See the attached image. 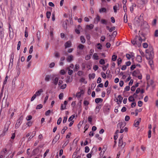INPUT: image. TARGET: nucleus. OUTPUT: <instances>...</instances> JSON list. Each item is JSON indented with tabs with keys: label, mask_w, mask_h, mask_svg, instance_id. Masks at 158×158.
I'll use <instances>...</instances> for the list:
<instances>
[{
	"label": "nucleus",
	"mask_w": 158,
	"mask_h": 158,
	"mask_svg": "<svg viewBox=\"0 0 158 158\" xmlns=\"http://www.w3.org/2000/svg\"><path fill=\"white\" fill-rule=\"evenodd\" d=\"M142 41V39L140 37L136 35L134 39L131 40V43L135 46L139 47L141 45Z\"/></svg>",
	"instance_id": "1"
},
{
	"label": "nucleus",
	"mask_w": 158,
	"mask_h": 158,
	"mask_svg": "<svg viewBox=\"0 0 158 158\" xmlns=\"http://www.w3.org/2000/svg\"><path fill=\"white\" fill-rule=\"evenodd\" d=\"M143 21V19L142 18L135 17L134 19V24L136 27H140Z\"/></svg>",
	"instance_id": "2"
},
{
	"label": "nucleus",
	"mask_w": 158,
	"mask_h": 158,
	"mask_svg": "<svg viewBox=\"0 0 158 158\" xmlns=\"http://www.w3.org/2000/svg\"><path fill=\"white\" fill-rule=\"evenodd\" d=\"M145 52L146 57L147 60L152 59L153 58L154 53L152 50L149 51L148 49H146Z\"/></svg>",
	"instance_id": "3"
},
{
	"label": "nucleus",
	"mask_w": 158,
	"mask_h": 158,
	"mask_svg": "<svg viewBox=\"0 0 158 158\" xmlns=\"http://www.w3.org/2000/svg\"><path fill=\"white\" fill-rule=\"evenodd\" d=\"M8 130V126L5 125L4 128L3 130L0 131V138L4 136L6 134V132Z\"/></svg>",
	"instance_id": "4"
},
{
	"label": "nucleus",
	"mask_w": 158,
	"mask_h": 158,
	"mask_svg": "<svg viewBox=\"0 0 158 158\" xmlns=\"http://www.w3.org/2000/svg\"><path fill=\"white\" fill-rule=\"evenodd\" d=\"M23 119V117L21 116L17 120L15 125V128L16 129H17L19 127L22 123Z\"/></svg>",
	"instance_id": "5"
},
{
	"label": "nucleus",
	"mask_w": 158,
	"mask_h": 158,
	"mask_svg": "<svg viewBox=\"0 0 158 158\" xmlns=\"http://www.w3.org/2000/svg\"><path fill=\"white\" fill-rule=\"evenodd\" d=\"M110 106L108 104H106L104 106L103 110L104 112L107 114L109 112Z\"/></svg>",
	"instance_id": "6"
},
{
	"label": "nucleus",
	"mask_w": 158,
	"mask_h": 158,
	"mask_svg": "<svg viewBox=\"0 0 158 158\" xmlns=\"http://www.w3.org/2000/svg\"><path fill=\"white\" fill-rule=\"evenodd\" d=\"M123 137H122L121 136V138L119 139L118 142V146L121 148H124L126 145L125 142L123 143L122 139Z\"/></svg>",
	"instance_id": "7"
},
{
	"label": "nucleus",
	"mask_w": 158,
	"mask_h": 158,
	"mask_svg": "<svg viewBox=\"0 0 158 158\" xmlns=\"http://www.w3.org/2000/svg\"><path fill=\"white\" fill-rule=\"evenodd\" d=\"M140 27L142 28H148L149 27V26L148 23L145 21H144L143 20V21L142 23L141 24Z\"/></svg>",
	"instance_id": "8"
},
{
	"label": "nucleus",
	"mask_w": 158,
	"mask_h": 158,
	"mask_svg": "<svg viewBox=\"0 0 158 158\" xmlns=\"http://www.w3.org/2000/svg\"><path fill=\"white\" fill-rule=\"evenodd\" d=\"M60 138V135L59 134H57L55 137V138L53 139L52 141V143H55L57 141L59 140Z\"/></svg>",
	"instance_id": "9"
},
{
	"label": "nucleus",
	"mask_w": 158,
	"mask_h": 158,
	"mask_svg": "<svg viewBox=\"0 0 158 158\" xmlns=\"http://www.w3.org/2000/svg\"><path fill=\"white\" fill-rule=\"evenodd\" d=\"M14 57V54L13 52H12L10 55V62L9 64V65H10V64H11V65H13Z\"/></svg>",
	"instance_id": "10"
},
{
	"label": "nucleus",
	"mask_w": 158,
	"mask_h": 158,
	"mask_svg": "<svg viewBox=\"0 0 158 158\" xmlns=\"http://www.w3.org/2000/svg\"><path fill=\"white\" fill-rule=\"evenodd\" d=\"M141 118H139L138 121H137L135 120L134 122V125L135 127H137L139 125V123L141 122Z\"/></svg>",
	"instance_id": "11"
},
{
	"label": "nucleus",
	"mask_w": 158,
	"mask_h": 158,
	"mask_svg": "<svg viewBox=\"0 0 158 158\" xmlns=\"http://www.w3.org/2000/svg\"><path fill=\"white\" fill-rule=\"evenodd\" d=\"M92 58L94 60H98L99 59V56L97 53H95L93 55Z\"/></svg>",
	"instance_id": "12"
},
{
	"label": "nucleus",
	"mask_w": 158,
	"mask_h": 158,
	"mask_svg": "<svg viewBox=\"0 0 158 158\" xmlns=\"http://www.w3.org/2000/svg\"><path fill=\"white\" fill-rule=\"evenodd\" d=\"M72 44L70 41H69L66 42L64 44L65 48H66L68 47H70L71 46Z\"/></svg>",
	"instance_id": "13"
},
{
	"label": "nucleus",
	"mask_w": 158,
	"mask_h": 158,
	"mask_svg": "<svg viewBox=\"0 0 158 158\" xmlns=\"http://www.w3.org/2000/svg\"><path fill=\"white\" fill-rule=\"evenodd\" d=\"M100 20V17L98 15H97L96 17L94 19V23L97 24Z\"/></svg>",
	"instance_id": "14"
},
{
	"label": "nucleus",
	"mask_w": 158,
	"mask_h": 158,
	"mask_svg": "<svg viewBox=\"0 0 158 158\" xmlns=\"http://www.w3.org/2000/svg\"><path fill=\"white\" fill-rule=\"evenodd\" d=\"M40 152V148H36L33 150L32 152L34 154H37Z\"/></svg>",
	"instance_id": "15"
},
{
	"label": "nucleus",
	"mask_w": 158,
	"mask_h": 158,
	"mask_svg": "<svg viewBox=\"0 0 158 158\" xmlns=\"http://www.w3.org/2000/svg\"><path fill=\"white\" fill-rule=\"evenodd\" d=\"M43 92V90L42 89H40L37 91L35 94L37 96H40L41 93Z\"/></svg>",
	"instance_id": "16"
},
{
	"label": "nucleus",
	"mask_w": 158,
	"mask_h": 158,
	"mask_svg": "<svg viewBox=\"0 0 158 158\" xmlns=\"http://www.w3.org/2000/svg\"><path fill=\"white\" fill-rule=\"evenodd\" d=\"M59 78L58 77H56L53 80V83L55 85H56L57 84Z\"/></svg>",
	"instance_id": "17"
},
{
	"label": "nucleus",
	"mask_w": 158,
	"mask_h": 158,
	"mask_svg": "<svg viewBox=\"0 0 158 158\" xmlns=\"http://www.w3.org/2000/svg\"><path fill=\"white\" fill-rule=\"evenodd\" d=\"M73 56L72 55H71L68 56L67 59V60L68 62H70L73 60Z\"/></svg>",
	"instance_id": "18"
},
{
	"label": "nucleus",
	"mask_w": 158,
	"mask_h": 158,
	"mask_svg": "<svg viewBox=\"0 0 158 158\" xmlns=\"http://www.w3.org/2000/svg\"><path fill=\"white\" fill-rule=\"evenodd\" d=\"M139 71L138 70L134 71L132 73L133 76L137 77V76L139 74Z\"/></svg>",
	"instance_id": "19"
},
{
	"label": "nucleus",
	"mask_w": 158,
	"mask_h": 158,
	"mask_svg": "<svg viewBox=\"0 0 158 158\" xmlns=\"http://www.w3.org/2000/svg\"><path fill=\"white\" fill-rule=\"evenodd\" d=\"M136 59V60L139 62H141L142 61V58L140 56H137Z\"/></svg>",
	"instance_id": "20"
},
{
	"label": "nucleus",
	"mask_w": 158,
	"mask_h": 158,
	"mask_svg": "<svg viewBox=\"0 0 158 158\" xmlns=\"http://www.w3.org/2000/svg\"><path fill=\"white\" fill-rule=\"evenodd\" d=\"M101 107V105H99L97 106L95 108V112L97 114L98 113Z\"/></svg>",
	"instance_id": "21"
},
{
	"label": "nucleus",
	"mask_w": 158,
	"mask_h": 158,
	"mask_svg": "<svg viewBox=\"0 0 158 158\" xmlns=\"http://www.w3.org/2000/svg\"><path fill=\"white\" fill-rule=\"evenodd\" d=\"M136 5L135 3H132V5L130 7V11L132 13L134 10V8L136 6Z\"/></svg>",
	"instance_id": "22"
},
{
	"label": "nucleus",
	"mask_w": 158,
	"mask_h": 158,
	"mask_svg": "<svg viewBox=\"0 0 158 158\" xmlns=\"http://www.w3.org/2000/svg\"><path fill=\"white\" fill-rule=\"evenodd\" d=\"M94 27V25L93 24H91L89 25H87L86 26V29H91L93 28Z\"/></svg>",
	"instance_id": "23"
},
{
	"label": "nucleus",
	"mask_w": 158,
	"mask_h": 158,
	"mask_svg": "<svg viewBox=\"0 0 158 158\" xmlns=\"http://www.w3.org/2000/svg\"><path fill=\"white\" fill-rule=\"evenodd\" d=\"M85 47V46L81 44H79L77 47V48L80 50H82Z\"/></svg>",
	"instance_id": "24"
},
{
	"label": "nucleus",
	"mask_w": 158,
	"mask_h": 158,
	"mask_svg": "<svg viewBox=\"0 0 158 158\" xmlns=\"http://www.w3.org/2000/svg\"><path fill=\"white\" fill-rule=\"evenodd\" d=\"M106 9L105 8H102L99 9V12L100 13L106 12Z\"/></svg>",
	"instance_id": "25"
},
{
	"label": "nucleus",
	"mask_w": 158,
	"mask_h": 158,
	"mask_svg": "<svg viewBox=\"0 0 158 158\" xmlns=\"http://www.w3.org/2000/svg\"><path fill=\"white\" fill-rule=\"evenodd\" d=\"M95 101L96 103H98L100 102H102V99L101 98H97L95 99Z\"/></svg>",
	"instance_id": "26"
},
{
	"label": "nucleus",
	"mask_w": 158,
	"mask_h": 158,
	"mask_svg": "<svg viewBox=\"0 0 158 158\" xmlns=\"http://www.w3.org/2000/svg\"><path fill=\"white\" fill-rule=\"evenodd\" d=\"M140 4L143 5L144 4L148 2V0H139Z\"/></svg>",
	"instance_id": "27"
},
{
	"label": "nucleus",
	"mask_w": 158,
	"mask_h": 158,
	"mask_svg": "<svg viewBox=\"0 0 158 158\" xmlns=\"http://www.w3.org/2000/svg\"><path fill=\"white\" fill-rule=\"evenodd\" d=\"M125 123L124 122L123 123H119L117 125L118 127H120V128H121L123 126V127L125 126Z\"/></svg>",
	"instance_id": "28"
},
{
	"label": "nucleus",
	"mask_w": 158,
	"mask_h": 158,
	"mask_svg": "<svg viewBox=\"0 0 158 158\" xmlns=\"http://www.w3.org/2000/svg\"><path fill=\"white\" fill-rule=\"evenodd\" d=\"M117 58V56L116 55H114L112 56L111 60L112 61H115Z\"/></svg>",
	"instance_id": "29"
},
{
	"label": "nucleus",
	"mask_w": 158,
	"mask_h": 158,
	"mask_svg": "<svg viewBox=\"0 0 158 158\" xmlns=\"http://www.w3.org/2000/svg\"><path fill=\"white\" fill-rule=\"evenodd\" d=\"M80 40H81V42L82 43L84 44L85 42V40L84 37L83 36H81L80 37Z\"/></svg>",
	"instance_id": "30"
},
{
	"label": "nucleus",
	"mask_w": 158,
	"mask_h": 158,
	"mask_svg": "<svg viewBox=\"0 0 158 158\" xmlns=\"http://www.w3.org/2000/svg\"><path fill=\"white\" fill-rule=\"evenodd\" d=\"M119 5L118 4V6H117L116 5L114 6H113V9L114 10V13H116L117 11V10L118 9V8Z\"/></svg>",
	"instance_id": "31"
},
{
	"label": "nucleus",
	"mask_w": 158,
	"mask_h": 158,
	"mask_svg": "<svg viewBox=\"0 0 158 158\" xmlns=\"http://www.w3.org/2000/svg\"><path fill=\"white\" fill-rule=\"evenodd\" d=\"M142 110L141 109H136L135 110V116H137L138 114V113L139 112H140Z\"/></svg>",
	"instance_id": "32"
},
{
	"label": "nucleus",
	"mask_w": 158,
	"mask_h": 158,
	"mask_svg": "<svg viewBox=\"0 0 158 158\" xmlns=\"http://www.w3.org/2000/svg\"><path fill=\"white\" fill-rule=\"evenodd\" d=\"M128 100L129 102H133L135 101V99L132 96H130L128 98Z\"/></svg>",
	"instance_id": "33"
},
{
	"label": "nucleus",
	"mask_w": 158,
	"mask_h": 158,
	"mask_svg": "<svg viewBox=\"0 0 158 158\" xmlns=\"http://www.w3.org/2000/svg\"><path fill=\"white\" fill-rule=\"evenodd\" d=\"M51 15V13L50 12V11L47 12L46 16H47V18L48 19H49L50 18Z\"/></svg>",
	"instance_id": "34"
},
{
	"label": "nucleus",
	"mask_w": 158,
	"mask_h": 158,
	"mask_svg": "<svg viewBox=\"0 0 158 158\" xmlns=\"http://www.w3.org/2000/svg\"><path fill=\"white\" fill-rule=\"evenodd\" d=\"M68 128L67 127H64L61 131V133L62 134H64L65 131Z\"/></svg>",
	"instance_id": "35"
},
{
	"label": "nucleus",
	"mask_w": 158,
	"mask_h": 158,
	"mask_svg": "<svg viewBox=\"0 0 158 158\" xmlns=\"http://www.w3.org/2000/svg\"><path fill=\"white\" fill-rule=\"evenodd\" d=\"M75 117V115H71L69 118L68 119V121L70 122L71 121H72V120Z\"/></svg>",
	"instance_id": "36"
},
{
	"label": "nucleus",
	"mask_w": 158,
	"mask_h": 158,
	"mask_svg": "<svg viewBox=\"0 0 158 158\" xmlns=\"http://www.w3.org/2000/svg\"><path fill=\"white\" fill-rule=\"evenodd\" d=\"M95 75L94 73H93L92 74H89V78H94L95 77Z\"/></svg>",
	"instance_id": "37"
},
{
	"label": "nucleus",
	"mask_w": 158,
	"mask_h": 158,
	"mask_svg": "<svg viewBox=\"0 0 158 158\" xmlns=\"http://www.w3.org/2000/svg\"><path fill=\"white\" fill-rule=\"evenodd\" d=\"M99 63L102 65L104 64H105V61L103 59H101L99 60Z\"/></svg>",
	"instance_id": "38"
},
{
	"label": "nucleus",
	"mask_w": 158,
	"mask_h": 158,
	"mask_svg": "<svg viewBox=\"0 0 158 158\" xmlns=\"http://www.w3.org/2000/svg\"><path fill=\"white\" fill-rule=\"evenodd\" d=\"M91 57V55H86L85 57V60H89Z\"/></svg>",
	"instance_id": "39"
},
{
	"label": "nucleus",
	"mask_w": 158,
	"mask_h": 158,
	"mask_svg": "<svg viewBox=\"0 0 158 158\" xmlns=\"http://www.w3.org/2000/svg\"><path fill=\"white\" fill-rule=\"evenodd\" d=\"M80 67V66L79 64H76L75 65V69L76 71H77V70L79 69Z\"/></svg>",
	"instance_id": "40"
},
{
	"label": "nucleus",
	"mask_w": 158,
	"mask_h": 158,
	"mask_svg": "<svg viewBox=\"0 0 158 158\" xmlns=\"http://www.w3.org/2000/svg\"><path fill=\"white\" fill-rule=\"evenodd\" d=\"M109 66V64H107L106 65H105L103 66L102 67V69L103 70L105 71L106 70L107 68Z\"/></svg>",
	"instance_id": "41"
},
{
	"label": "nucleus",
	"mask_w": 158,
	"mask_h": 158,
	"mask_svg": "<svg viewBox=\"0 0 158 158\" xmlns=\"http://www.w3.org/2000/svg\"><path fill=\"white\" fill-rule=\"evenodd\" d=\"M117 99H118V100L120 101V102H122L123 99V98L121 95H119Z\"/></svg>",
	"instance_id": "42"
},
{
	"label": "nucleus",
	"mask_w": 158,
	"mask_h": 158,
	"mask_svg": "<svg viewBox=\"0 0 158 158\" xmlns=\"http://www.w3.org/2000/svg\"><path fill=\"white\" fill-rule=\"evenodd\" d=\"M43 107V105L41 104H40L36 106V109H39L42 108Z\"/></svg>",
	"instance_id": "43"
},
{
	"label": "nucleus",
	"mask_w": 158,
	"mask_h": 158,
	"mask_svg": "<svg viewBox=\"0 0 158 158\" xmlns=\"http://www.w3.org/2000/svg\"><path fill=\"white\" fill-rule=\"evenodd\" d=\"M84 105L85 106H87L89 104V102L86 100H84L83 102Z\"/></svg>",
	"instance_id": "44"
},
{
	"label": "nucleus",
	"mask_w": 158,
	"mask_h": 158,
	"mask_svg": "<svg viewBox=\"0 0 158 158\" xmlns=\"http://www.w3.org/2000/svg\"><path fill=\"white\" fill-rule=\"evenodd\" d=\"M37 96L35 94L31 98V101L32 102L34 101V100L35 98Z\"/></svg>",
	"instance_id": "45"
},
{
	"label": "nucleus",
	"mask_w": 158,
	"mask_h": 158,
	"mask_svg": "<svg viewBox=\"0 0 158 158\" xmlns=\"http://www.w3.org/2000/svg\"><path fill=\"white\" fill-rule=\"evenodd\" d=\"M89 151V148L88 146H86L85 147V152L86 153L88 152Z\"/></svg>",
	"instance_id": "46"
},
{
	"label": "nucleus",
	"mask_w": 158,
	"mask_h": 158,
	"mask_svg": "<svg viewBox=\"0 0 158 158\" xmlns=\"http://www.w3.org/2000/svg\"><path fill=\"white\" fill-rule=\"evenodd\" d=\"M81 96V93L80 92H78L76 94V97H77L78 98H80Z\"/></svg>",
	"instance_id": "47"
},
{
	"label": "nucleus",
	"mask_w": 158,
	"mask_h": 158,
	"mask_svg": "<svg viewBox=\"0 0 158 158\" xmlns=\"http://www.w3.org/2000/svg\"><path fill=\"white\" fill-rule=\"evenodd\" d=\"M50 79V76L49 75H47L46 76L45 78V81H49Z\"/></svg>",
	"instance_id": "48"
},
{
	"label": "nucleus",
	"mask_w": 158,
	"mask_h": 158,
	"mask_svg": "<svg viewBox=\"0 0 158 158\" xmlns=\"http://www.w3.org/2000/svg\"><path fill=\"white\" fill-rule=\"evenodd\" d=\"M32 116L31 115H29L27 116L26 117V119L27 121H29V120H31L32 119Z\"/></svg>",
	"instance_id": "49"
},
{
	"label": "nucleus",
	"mask_w": 158,
	"mask_h": 158,
	"mask_svg": "<svg viewBox=\"0 0 158 158\" xmlns=\"http://www.w3.org/2000/svg\"><path fill=\"white\" fill-rule=\"evenodd\" d=\"M152 59L148 60V63L150 64V65L151 66H152L153 64V61Z\"/></svg>",
	"instance_id": "50"
},
{
	"label": "nucleus",
	"mask_w": 158,
	"mask_h": 158,
	"mask_svg": "<svg viewBox=\"0 0 158 158\" xmlns=\"http://www.w3.org/2000/svg\"><path fill=\"white\" fill-rule=\"evenodd\" d=\"M61 121L62 118L61 117H60L59 118L57 121V124L58 125L60 124L61 122Z\"/></svg>",
	"instance_id": "51"
},
{
	"label": "nucleus",
	"mask_w": 158,
	"mask_h": 158,
	"mask_svg": "<svg viewBox=\"0 0 158 158\" xmlns=\"http://www.w3.org/2000/svg\"><path fill=\"white\" fill-rule=\"evenodd\" d=\"M115 27H113L111 28L108 29L110 32H111L113 31L114 30H115Z\"/></svg>",
	"instance_id": "52"
},
{
	"label": "nucleus",
	"mask_w": 158,
	"mask_h": 158,
	"mask_svg": "<svg viewBox=\"0 0 158 158\" xmlns=\"http://www.w3.org/2000/svg\"><path fill=\"white\" fill-rule=\"evenodd\" d=\"M124 21L125 23H126L127 22V15L126 14H125L124 15Z\"/></svg>",
	"instance_id": "53"
},
{
	"label": "nucleus",
	"mask_w": 158,
	"mask_h": 158,
	"mask_svg": "<svg viewBox=\"0 0 158 158\" xmlns=\"http://www.w3.org/2000/svg\"><path fill=\"white\" fill-rule=\"evenodd\" d=\"M97 47L98 49H102V46L100 44L98 43L97 44Z\"/></svg>",
	"instance_id": "54"
},
{
	"label": "nucleus",
	"mask_w": 158,
	"mask_h": 158,
	"mask_svg": "<svg viewBox=\"0 0 158 158\" xmlns=\"http://www.w3.org/2000/svg\"><path fill=\"white\" fill-rule=\"evenodd\" d=\"M63 26L64 28H67V24L66 21H64L63 22Z\"/></svg>",
	"instance_id": "55"
},
{
	"label": "nucleus",
	"mask_w": 158,
	"mask_h": 158,
	"mask_svg": "<svg viewBox=\"0 0 158 158\" xmlns=\"http://www.w3.org/2000/svg\"><path fill=\"white\" fill-rule=\"evenodd\" d=\"M63 93H61L59 95V98L60 99H62L63 97Z\"/></svg>",
	"instance_id": "56"
},
{
	"label": "nucleus",
	"mask_w": 158,
	"mask_h": 158,
	"mask_svg": "<svg viewBox=\"0 0 158 158\" xmlns=\"http://www.w3.org/2000/svg\"><path fill=\"white\" fill-rule=\"evenodd\" d=\"M101 22L102 24H106L107 22L106 20L102 19L101 20Z\"/></svg>",
	"instance_id": "57"
},
{
	"label": "nucleus",
	"mask_w": 158,
	"mask_h": 158,
	"mask_svg": "<svg viewBox=\"0 0 158 158\" xmlns=\"http://www.w3.org/2000/svg\"><path fill=\"white\" fill-rule=\"evenodd\" d=\"M67 116H66L64 117L63 120V123H65L67 121Z\"/></svg>",
	"instance_id": "58"
},
{
	"label": "nucleus",
	"mask_w": 158,
	"mask_h": 158,
	"mask_svg": "<svg viewBox=\"0 0 158 158\" xmlns=\"http://www.w3.org/2000/svg\"><path fill=\"white\" fill-rule=\"evenodd\" d=\"M80 82H84L85 84H86L87 83V81H85V79L84 78H81L80 80Z\"/></svg>",
	"instance_id": "59"
},
{
	"label": "nucleus",
	"mask_w": 158,
	"mask_h": 158,
	"mask_svg": "<svg viewBox=\"0 0 158 158\" xmlns=\"http://www.w3.org/2000/svg\"><path fill=\"white\" fill-rule=\"evenodd\" d=\"M101 74L102 77L104 79H105L106 77V74L103 72H102L101 73Z\"/></svg>",
	"instance_id": "60"
},
{
	"label": "nucleus",
	"mask_w": 158,
	"mask_h": 158,
	"mask_svg": "<svg viewBox=\"0 0 158 158\" xmlns=\"http://www.w3.org/2000/svg\"><path fill=\"white\" fill-rule=\"evenodd\" d=\"M89 128V126L88 125L86 124L85 127H84V132H85Z\"/></svg>",
	"instance_id": "61"
},
{
	"label": "nucleus",
	"mask_w": 158,
	"mask_h": 158,
	"mask_svg": "<svg viewBox=\"0 0 158 158\" xmlns=\"http://www.w3.org/2000/svg\"><path fill=\"white\" fill-rule=\"evenodd\" d=\"M126 56L128 60L130 59L131 57V56L129 54H127Z\"/></svg>",
	"instance_id": "62"
},
{
	"label": "nucleus",
	"mask_w": 158,
	"mask_h": 158,
	"mask_svg": "<svg viewBox=\"0 0 158 158\" xmlns=\"http://www.w3.org/2000/svg\"><path fill=\"white\" fill-rule=\"evenodd\" d=\"M138 106H139V107H141L142 106V104H143V102L142 101H139L138 102Z\"/></svg>",
	"instance_id": "63"
},
{
	"label": "nucleus",
	"mask_w": 158,
	"mask_h": 158,
	"mask_svg": "<svg viewBox=\"0 0 158 158\" xmlns=\"http://www.w3.org/2000/svg\"><path fill=\"white\" fill-rule=\"evenodd\" d=\"M154 36L156 37H158V30H156L154 33Z\"/></svg>",
	"instance_id": "64"
}]
</instances>
